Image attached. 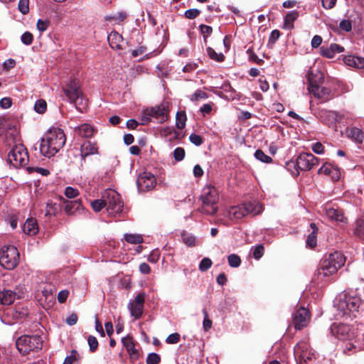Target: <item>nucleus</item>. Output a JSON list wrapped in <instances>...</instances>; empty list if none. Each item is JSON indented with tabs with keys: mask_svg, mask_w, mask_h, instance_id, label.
Returning <instances> with one entry per match:
<instances>
[{
	"mask_svg": "<svg viewBox=\"0 0 364 364\" xmlns=\"http://www.w3.org/2000/svg\"><path fill=\"white\" fill-rule=\"evenodd\" d=\"M310 227L312 229V232L307 237L306 245L311 248H313L316 246V235L318 229L314 223H311Z\"/></svg>",
	"mask_w": 364,
	"mask_h": 364,
	"instance_id": "nucleus-35",
	"label": "nucleus"
},
{
	"mask_svg": "<svg viewBox=\"0 0 364 364\" xmlns=\"http://www.w3.org/2000/svg\"><path fill=\"white\" fill-rule=\"evenodd\" d=\"M63 90L69 102L74 100L75 97H79V95H81V92H82L80 81L77 79L68 80L63 87Z\"/></svg>",
	"mask_w": 364,
	"mask_h": 364,
	"instance_id": "nucleus-14",
	"label": "nucleus"
},
{
	"mask_svg": "<svg viewBox=\"0 0 364 364\" xmlns=\"http://www.w3.org/2000/svg\"><path fill=\"white\" fill-rule=\"evenodd\" d=\"M155 176L149 172L141 173L136 181L137 186L141 191H149L153 189L156 186Z\"/></svg>",
	"mask_w": 364,
	"mask_h": 364,
	"instance_id": "nucleus-16",
	"label": "nucleus"
},
{
	"mask_svg": "<svg viewBox=\"0 0 364 364\" xmlns=\"http://www.w3.org/2000/svg\"><path fill=\"white\" fill-rule=\"evenodd\" d=\"M102 198H105V207L109 214L117 215L122 212L124 205L117 192L112 189L105 190L102 193Z\"/></svg>",
	"mask_w": 364,
	"mask_h": 364,
	"instance_id": "nucleus-8",
	"label": "nucleus"
},
{
	"mask_svg": "<svg viewBox=\"0 0 364 364\" xmlns=\"http://www.w3.org/2000/svg\"><path fill=\"white\" fill-rule=\"evenodd\" d=\"M49 21L48 20H42L39 19L37 22V29L41 32H43L47 30L48 26H49Z\"/></svg>",
	"mask_w": 364,
	"mask_h": 364,
	"instance_id": "nucleus-56",
	"label": "nucleus"
},
{
	"mask_svg": "<svg viewBox=\"0 0 364 364\" xmlns=\"http://www.w3.org/2000/svg\"><path fill=\"white\" fill-rule=\"evenodd\" d=\"M212 265V261L208 257L203 258L199 264V269L201 272L207 271Z\"/></svg>",
	"mask_w": 364,
	"mask_h": 364,
	"instance_id": "nucleus-47",
	"label": "nucleus"
},
{
	"mask_svg": "<svg viewBox=\"0 0 364 364\" xmlns=\"http://www.w3.org/2000/svg\"><path fill=\"white\" fill-rule=\"evenodd\" d=\"M23 232L29 235H34L38 232L37 222L33 218H28L23 226Z\"/></svg>",
	"mask_w": 364,
	"mask_h": 364,
	"instance_id": "nucleus-28",
	"label": "nucleus"
},
{
	"mask_svg": "<svg viewBox=\"0 0 364 364\" xmlns=\"http://www.w3.org/2000/svg\"><path fill=\"white\" fill-rule=\"evenodd\" d=\"M185 156V151L183 148L178 147L173 151V157L177 161H180L183 159Z\"/></svg>",
	"mask_w": 364,
	"mask_h": 364,
	"instance_id": "nucleus-55",
	"label": "nucleus"
},
{
	"mask_svg": "<svg viewBox=\"0 0 364 364\" xmlns=\"http://www.w3.org/2000/svg\"><path fill=\"white\" fill-rule=\"evenodd\" d=\"M19 262V253L14 246L4 247L0 252V264L7 269H14Z\"/></svg>",
	"mask_w": 364,
	"mask_h": 364,
	"instance_id": "nucleus-9",
	"label": "nucleus"
},
{
	"mask_svg": "<svg viewBox=\"0 0 364 364\" xmlns=\"http://www.w3.org/2000/svg\"><path fill=\"white\" fill-rule=\"evenodd\" d=\"M186 114L184 111L178 112L176 116V127L180 129H183L186 126Z\"/></svg>",
	"mask_w": 364,
	"mask_h": 364,
	"instance_id": "nucleus-36",
	"label": "nucleus"
},
{
	"mask_svg": "<svg viewBox=\"0 0 364 364\" xmlns=\"http://www.w3.org/2000/svg\"><path fill=\"white\" fill-rule=\"evenodd\" d=\"M94 132V128L89 124H83L75 128V133L85 138L92 136Z\"/></svg>",
	"mask_w": 364,
	"mask_h": 364,
	"instance_id": "nucleus-27",
	"label": "nucleus"
},
{
	"mask_svg": "<svg viewBox=\"0 0 364 364\" xmlns=\"http://www.w3.org/2000/svg\"><path fill=\"white\" fill-rule=\"evenodd\" d=\"M228 264L231 267H237L241 263L240 257L235 254H232L228 257Z\"/></svg>",
	"mask_w": 364,
	"mask_h": 364,
	"instance_id": "nucleus-45",
	"label": "nucleus"
},
{
	"mask_svg": "<svg viewBox=\"0 0 364 364\" xmlns=\"http://www.w3.org/2000/svg\"><path fill=\"white\" fill-rule=\"evenodd\" d=\"M23 292L17 288L14 290L3 289L0 290V304L3 306H9L12 304L16 299L22 296Z\"/></svg>",
	"mask_w": 364,
	"mask_h": 364,
	"instance_id": "nucleus-18",
	"label": "nucleus"
},
{
	"mask_svg": "<svg viewBox=\"0 0 364 364\" xmlns=\"http://www.w3.org/2000/svg\"><path fill=\"white\" fill-rule=\"evenodd\" d=\"M308 81H309V90L311 88H315L319 86L323 82V75L320 71L317 70L316 73L311 71L308 73Z\"/></svg>",
	"mask_w": 364,
	"mask_h": 364,
	"instance_id": "nucleus-20",
	"label": "nucleus"
},
{
	"mask_svg": "<svg viewBox=\"0 0 364 364\" xmlns=\"http://www.w3.org/2000/svg\"><path fill=\"white\" fill-rule=\"evenodd\" d=\"M320 50L323 56L328 58H333L336 53H342L344 48L338 44L332 43L329 47H321Z\"/></svg>",
	"mask_w": 364,
	"mask_h": 364,
	"instance_id": "nucleus-21",
	"label": "nucleus"
},
{
	"mask_svg": "<svg viewBox=\"0 0 364 364\" xmlns=\"http://www.w3.org/2000/svg\"><path fill=\"white\" fill-rule=\"evenodd\" d=\"M324 114L326 115V118L323 119V121L329 127L333 125L336 122H340L342 119L341 114L333 111H326Z\"/></svg>",
	"mask_w": 364,
	"mask_h": 364,
	"instance_id": "nucleus-32",
	"label": "nucleus"
},
{
	"mask_svg": "<svg viewBox=\"0 0 364 364\" xmlns=\"http://www.w3.org/2000/svg\"><path fill=\"white\" fill-rule=\"evenodd\" d=\"M87 342L91 352H95L98 347V341L93 336H90L87 338Z\"/></svg>",
	"mask_w": 364,
	"mask_h": 364,
	"instance_id": "nucleus-54",
	"label": "nucleus"
},
{
	"mask_svg": "<svg viewBox=\"0 0 364 364\" xmlns=\"http://www.w3.org/2000/svg\"><path fill=\"white\" fill-rule=\"evenodd\" d=\"M354 233L361 240H364V220H358L355 224Z\"/></svg>",
	"mask_w": 364,
	"mask_h": 364,
	"instance_id": "nucleus-38",
	"label": "nucleus"
},
{
	"mask_svg": "<svg viewBox=\"0 0 364 364\" xmlns=\"http://www.w3.org/2000/svg\"><path fill=\"white\" fill-rule=\"evenodd\" d=\"M161 361L159 355L155 353H149L146 358L147 364H159Z\"/></svg>",
	"mask_w": 364,
	"mask_h": 364,
	"instance_id": "nucleus-49",
	"label": "nucleus"
},
{
	"mask_svg": "<svg viewBox=\"0 0 364 364\" xmlns=\"http://www.w3.org/2000/svg\"><path fill=\"white\" fill-rule=\"evenodd\" d=\"M145 301L144 293L139 294L135 299L128 304L130 314L135 318H139L143 313L144 304Z\"/></svg>",
	"mask_w": 364,
	"mask_h": 364,
	"instance_id": "nucleus-17",
	"label": "nucleus"
},
{
	"mask_svg": "<svg viewBox=\"0 0 364 364\" xmlns=\"http://www.w3.org/2000/svg\"><path fill=\"white\" fill-rule=\"evenodd\" d=\"M127 16V14L125 11H120L110 17V18L118 22H122L125 20Z\"/></svg>",
	"mask_w": 364,
	"mask_h": 364,
	"instance_id": "nucleus-61",
	"label": "nucleus"
},
{
	"mask_svg": "<svg viewBox=\"0 0 364 364\" xmlns=\"http://www.w3.org/2000/svg\"><path fill=\"white\" fill-rule=\"evenodd\" d=\"M294 353L298 364H305L312 358L313 353L307 341H301L294 348Z\"/></svg>",
	"mask_w": 364,
	"mask_h": 364,
	"instance_id": "nucleus-10",
	"label": "nucleus"
},
{
	"mask_svg": "<svg viewBox=\"0 0 364 364\" xmlns=\"http://www.w3.org/2000/svg\"><path fill=\"white\" fill-rule=\"evenodd\" d=\"M346 258L340 252L330 254L321 264L318 274L323 278L333 275L344 265Z\"/></svg>",
	"mask_w": 364,
	"mask_h": 364,
	"instance_id": "nucleus-4",
	"label": "nucleus"
},
{
	"mask_svg": "<svg viewBox=\"0 0 364 364\" xmlns=\"http://www.w3.org/2000/svg\"><path fill=\"white\" fill-rule=\"evenodd\" d=\"M200 14V11L197 9H190L185 11L184 16L188 19H194Z\"/></svg>",
	"mask_w": 364,
	"mask_h": 364,
	"instance_id": "nucleus-52",
	"label": "nucleus"
},
{
	"mask_svg": "<svg viewBox=\"0 0 364 364\" xmlns=\"http://www.w3.org/2000/svg\"><path fill=\"white\" fill-rule=\"evenodd\" d=\"M346 135L348 138H350L356 142L361 144L364 139L363 132L357 127H351L346 129Z\"/></svg>",
	"mask_w": 364,
	"mask_h": 364,
	"instance_id": "nucleus-29",
	"label": "nucleus"
},
{
	"mask_svg": "<svg viewBox=\"0 0 364 364\" xmlns=\"http://www.w3.org/2000/svg\"><path fill=\"white\" fill-rule=\"evenodd\" d=\"M91 206L95 212L100 211L103 208H106L105 198H103L102 196L100 199L91 202Z\"/></svg>",
	"mask_w": 364,
	"mask_h": 364,
	"instance_id": "nucleus-39",
	"label": "nucleus"
},
{
	"mask_svg": "<svg viewBox=\"0 0 364 364\" xmlns=\"http://www.w3.org/2000/svg\"><path fill=\"white\" fill-rule=\"evenodd\" d=\"M180 340V335L178 333L170 334L166 339V342L170 344L177 343Z\"/></svg>",
	"mask_w": 364,
	"mask_h": 364,
	"instance_id": "nucleus-58",
	"label": "nucleus"
},
{
	"mask_svg": "<svg viewBox=\"0 0 364 364\" xmlns=\"http://www.w3.org/2000/svg\"><path fill=\"white\" fill-rule=\"evenodd\" d=\"M203 314L204 315V320L203 322V329L205 331H208L212 326V321L209 319L208 312L204 309H203Z\"/></svg>",
	"mask_w": 364,
	"mask_h": 364,
	"instance_id": "nucleus-51",
	"label": "nucleus"
},
{
	"mask_svg": "<svg viewBox=\"0 0 364 364\" xmlns=\"http://www.w3.org/2000/svg\"><path fill=\"white\" fill-rule=\"evenodd\" d=\"M18 10L23 14H26L29 11V0H19Z\"/></svg>",
	"mask_w": 364,
	"mask_h": 364,
	"instance_id": "nucleus-48",
	"label": "nucleus"
},
{
	"mask_svg": "<svg viewBox=\"0 0 364 364\" xmlns=\"http://www.w3.org/2000/svg\"><path fill=\"white\" fill-rule=\"evenodd\" d=\"M309 92L320 100L321 102L330 100L332 97L331 90L329 88L321 87L320 85L315 88H311Z\"/></svg>",
	"mask_w": 364,
	"mask_h": 364,
	"instance_id": "nucleus-19",
	"label": "nucleus"
},
{
	"mask_svg": "<svg viewBox=\"0 0 364 364\" xmlns=\"http://www.w3.org/2000/svg\"><path fill=\"white\" fill-rule=\"evenodd\" d=\"M28 154L24 145H15L8 154V161L15 168L26 166L28 163Z\"/></svg>",
	"mask_w": 364,
	"mask_h": 364,
	"instance_id": "nucleus-7",
	"label": "nucleus"
},
{
	"mask_svg": "<svg viewBox=\"0 0 364 364\" xmlns=\"http://www.w3.org/2000/svg\"><path fill=\"white\" fill-rule=\"evenodd\" d=\"M332 173H336V176H332L333 181H338L340 178V172L330 164H324L318 169V173L325 174L327 176L331 175Z\"/></svg>",
	"mask_w": 364,
	"mask_h": 364,
	"instance_id": "nucleus-34",
	"label": "nucleus"
},
{
	"mask_svg": "<svg viewBox=\"0 0 364 364\" xmlns=\"http://www.w3.org/2000/svg\"><path fill=\"white\" fill-rule=\"evenodd\" d=\"M97 153V147L95 144L91 143L89 141H85L80 146V156L82 159L85 160V157L95 154Z\"/></svg>",
	"mask_w": 364,
	"mask_h": 364,
	"instance_id": "nucleus-23",
	"label": "nucleus"
},
{
	"mask_svg": "<svg viewBox=\"0 0 364 364\" xmlns=\"http://www.w3.org/2000/svg\"><path fill=\"white\" fill-rule=\"evenodd\" d=\"M309 320L310 313L304 307L299 309L293 315V323L296 330H301L306 327Z\"/></svg>",
	"mask_w": 364,
	"mask_h": 364,
	"instance_id": "nucleus-15",
	"label": "nucleus"
},
{
	"mask_svg": "<svg viewBox=\"0 0 364 364\" xmlns=\"http://www.w3.org/2000/svg\"><path fill=\"white\" fill-rule=\"evenodd\" d=\"M264 255V247L262 245L256 246L253 251V257L256 259H260Z\"/></svg>",
	"mask_w": 364,
	"mask_h": 364,
	"instance_id": "nucleus-57",
	"label": "nucleus"
},
{
	"mask_svg": "<svg viewBox=\"0 0 364 364\" xmlns=\"http://www.w3.org/2000/svg\"><path fill=\"white\" fill-rule=\"evenodd\" d=\"M262 206L256 201L233 206L228 210L230 219H241L247 215H256L262 213Z\"/></svg>",
	"mask_w": 364,
	"mask_h": 364,
	"instance_id": "nucleus-5",
	"label": "nucleus"
},
{
	"mask_svg": "<svg viewBox=\"0 0 364 364\" xmlns=\"http://www.w3.org/2000/svg\"><path fill=\"white\" fill-rule=\"evenodd\" d=\"M21 42L26 45L29 46L32 43L33 41V34L28 31L25 32L21 37Z\"/></svg>",
	"mask_w": 364,
	"mask_h": 364,
	"instance_id": "nucleus-50",
	"label": "nucleus"
},
{
	"mask_svg": "<svg viewBox=\"0 0 364 364\" xmlns=\"http://www.w3.org/2000/svg\"><path fill=\"white\" fill-rule=\"evenodd\" d=\"M207 53L211 59L217 62H222L224 60V55L222 53H217L214 49L210 47L207 48Z\"/></svg>",
	"mask_w": 364,
	"mask_h": 364,
	"instance_id": "nucleus-41",
	"label": "nucleus"
},
{
	"mask_svg": "<svg viewBox=\"0 0 364 364\" xmlns=\"http://www.w3.org/2000/svg\"><path fill=\"white\" fill-rule=\"evenodd\" d=\"M79 358V355L77 350H72L70 352V355H68L63 364H73L75 361L77 360Z\"/></svg>",
	"mask_w": 364,
	"mask_h": 364,
	"instance_id": "nucleus-46",
	"label": "nucleus"
},
{
	"mask_svg": "<svg viewBox=\"0 0 364 364\" xmlns=\"http://www.w3.org/2000/svg\"><path fill=\"white\" fill-rule=\"evenodd\" d=\"M296 164L299 169L308 171L318 164V159L311 153H302L297 157Z\"/></svg>",
	"mask_w": 364,
	"mask_h": 364,
	"instance_id": "nucleus-13",
	"label": "nucleus"
},
{
	"mask_svg": "<svg viewBox=\"0 0 364 364\" xmlns=\"http://www.w3.org/2000/svg\"><path fill=\"white\" fill-rule=\"evenodd\" d=\"M255 158H256L257 160H259V161H262V162L267 163V164H269V163L272 162V159L270 156H269L266 155V154H264L262 150H260V149H258V150H257V151H255Z\"/></svg>",
	"mask_w": 364,
	"mask_h": 364,
	"instance_id": "nucleus-42",
	"label": "nucleus"
},
{
	"mask_svg": "<svg viewBox=\"0 0 364 364\" xmlns=\"http://www.w3.org/2000/svg\"><path fill=\"white\" fill-rule=\"evenodd\" d=\"M191 142L196 146H200L203 143V139L200 135L192 134L189 136Z\"/></svg>",
	"mask_w": 364,
	"mask_h": 364,
	"instance_id": "nucleus-60",
	"label": "nucleus"
},
{
	"mask_svg": "<svg viewBox=\"0 0 364 364\" xmlns=\"http://www.w3.org/2000/svg\"><path fill=\"white\" fill-rule=\"evenodd\" d=\"M70 102L74 104L76 109L81 112H85L88 106V100L85 97L83 92H81L79 97H75L74 100Z\"/></svg>",
	"mask_w": 364,
	"mask_h": 364,
	"instance_id": "nucleus-31",
	"label": "nucleus"
},
{
	"mask_svg": "<svg viewBox=\"0 0 364 364\" xmlns=\"http://www.w3.org/2000/svg\"><path fill=\"white\" fill-rule=\"evenodd\" d=\"M200 199L203 205L201 211L207 215H214L218 209L219 192L211 185H207L202 190Z\"/></svg>",
	"mask_w": 364,
	"mask_h": 364,
	"instance_id": "nucleus-3",
	"label": "nucleus"
},
{
	"mask_svg": "<svg viewBox=\"0 0 364 364\" xmlns=\"http://www.w3.org/2000/svg\"><path fill=\"white\" fill-rule=\"evenodd\" d=\"M108 41L112 48L122 50L121 43L123 41V37L117 31H112L108 36Z\"/></svg>",
	"mask_w": 364,
	"mask_h": 364,
	"instance_id": "nucleus-25",
	"label": "nucleus"
},
{
	"mask_svg": "<svg viewBox=\"0 0 364 364\" xmlns=\"http://www.w3.org/2000/svg\"><path fill=\"white\" fill-rule=\"evenodd\" d=\"M69 294V291L68 290H62L58 294V301L60 303H64Z\"/></svg>",
	"mask_w": 364,
	"mask_h": 364,
	"instance_id": "nucleus-64",
	"label": "nucleus"
},
{
	"mask_svg": "<svg viewBox=\"0 0 364 364\" xmlns=\"http://www.w3.org/2000/svg\"><path fill=\"white\" fill-rule=\"evenodd\" d=\"M344 63L346 65L355 68L361 69L364 68L363 58L355 55H347L344 58Z\"/></svg>",
	"mask_w": 364,
	"mask_h": 364,
	"instance_id": "nucleus-26",
	"label": "nucleus"
},
{
	"mask_svg": "<svg viewBox=\"0 0 364 364\" xmlns=\"http://www.w3.org/2000/svg\"><path fill=\"white\" fill-rule=\"evenodd\" d=\"M124 238L127 242L130 244L137 245L143 242V238L141 235L125 234Z\"/></svg>",
	"mask_w": 364,
	"mask_h": 364,
	"instance_id": "nucleus-37",
	"label": "nucleus"
},
{
	"mask_svg": "<svg viewBox=\"0 0 364 364\" xmlns=\"http://www.w3.org/2000/svg\"><path fill=\"white\" fill-rule=\"evenodd\" d=\"M312 150L316 154H321L323 153L324 147H323V144L321 143L316 142V143L313 144Z\"/></svg>",
	"mask_w": 364,
	"mask_h": 364,
	"instance_id": "nucleus-63",
	"label": "nucleus"
},
{
	"mask_svg": "<svg viewBox=\"0 0 364 364\" xmlns=\"http://www.w3.org/2000/svg\"><path fill=\"white\" fill-rule=\"evenodd\" d=\"M361 299L358 296L341 294L337 299L336 306L338 311V316L352 319L355 317V313L361 305Z\"/></svg>",
	"mask_w": 364,
	"mask_h": 364,
	"instance_id": "nucleus-2",
	"label": "nucleus"
},
{
	"mask_svg": "<svg viewBox=\"0 0 364 364\" xmlns=\"http://www.w3.org/2000/svg\"><path fill=\"white\" fill-rule=\"evenodd\" d=\"M60 199L65 204L64 210L68 215H73L82 208L81 203L79 200L69 201L64 199L62 196L60 197Z\"/></svg>",
	"mask_w": 364,
	"mask_h": 364,
	"instance_id": "nucleus-22",
	"label": "nucleus"
},
{
	"mask_svg": "<svg viewBox=\"0 0 364 364\" xmlns=\"http://www.w3.org/2000/svg\"><path fill=\"white\" fill-rule=\"evenodd\" d=\"M27 170L31 173L32 171H36L40 174H41L42 176H48L49 173H50V171L46 169V168H41V167H27Z\"/></svg>",
	"mask_w": 364,
	"mask_h": 364,
	"instance_id": "nucleus-59",
	"label": "nucleus"
},
{
	"mask_svg": "<svg viewBox=\"0 0 364 364\" xmlns=\"http://www.w3.org/2000/svg\"><path fill=\"white\" fill-rule=\"evenodd\" d=\"M122 342L130 356L133 358H136L138 356V353L135 348L132 338L129 336L124 337L122 339Z\"/></svg>",
	"mask_w": 364,
	"mask_h": 364,
	"instance_id": "nucleus-30",
	"label": "nucleus"
},
{
	"mask_svg": "<svg viewBox=\"0 0 364 364\" xmlns=\"http://www.w3.org/2000/svg\"><path fill=\"white\" fill-rule=\"evenodd\" d=\"M167 109L165 106L161 105L156 107L146 109L141 116L143 124L149 122L152 117L159 122H163L167 119Z\"/></svg>",
	"mask_w": 364,
	"mask_h": 364,
	"instance_id": "nucleus-11",
	"label": "nucleus"
},
{
	"mask_svg": "<svg viewBox=\"0 0 364 364\" xmlns=\"http://www.w3.org/2000/svg\"><path fill=\"white\" fill-rule=\"evenodd\" d=\"M58 210V207L55 203L49 201L46 204V215H55Z\"/></svg>",
	"mask_w": 364,
	"mask_h": 364,
	"instance_id": "nucleus-43",
	"label": "nucleus"
},
{
	"mask_svg": "<svg viewBox=\"0 0 364 364\" xmlns=\"http://www.w3.org/2000/svg\"><path fill=\"white\" fill-rule=\"evenodd\" d=\"M190 100L192 102H197L200 100L208 98V95L205 92L201 90H197L193 95L190 96Z\"/></svg>",
	"mask_w": 364,
	"mask_h": 364,
	"instance_id": "nucleus-40",
	"label": "nucleus"
},
{
	"mask_svg": "<svg viewBox=\"0 0 364 364\" xmlns=\"http://www.w3.org/2000/svg\"><path fill=\"white\" fill-rule=\"evenodd\" d=\"M65 141V135L62 129H51L41 138L40 151L44 156H53L64 146Z\"/></svg>",
	"mask_w": 364,
	"mask_h": 364,
	"instance_id": "nucleus-1",
	"label": "nucleus"
},
{
	"mask_svg": "<svg viewBox=\"0 0 364 364\" xmlns=\"http://www.w3.org/2000/svg\"><path fill=\"white\" fill-rule=\"evenodd\" d=\"M339 27L345 31H350L352 28L351 23L349 20H342L339 23Z\"/></svg>",
	"mask_w": 364,
	"mask_h": 364,
	"instance_id": "nucleus-62",
	"label": "nucleus"
},
{
	"mask_svg": "<svg viewBox=\"0 0 364 364\" xmlns=\"http://www.w3.org/2000/svg\"><path fill=\"white\" fill-rule=\"evenodd\" d=\"M299 17V12L296 11H289L284 17V28L287 30L294 28V21Z\"/></svg>",
	"mask_w": 364,
	"mask_h": 364,
	"instance_id": "nucleus-33",
	"label": "nucleus"
},
{
	"mask_svg": "<svg viewBox=\"0 0 364 364\" xmlns=\"http://www.w3.org/2000/svg\"><path fill=\"white\" fill-rule=\"evenodd\" d=\"M16 345L19 352L26 355L30 351L41 349L43 341L39 336L24 335L17 339Z\"/></svg>",
	"mask_w": 364,
	"mask_h": 364,
	"instance_id": "nucleus-6",
	"label": "nucleus"
},
{
	"mask_svg": "<svg viewBox=\"0 0 364 364\" xmlns=\"http://www.w3.org/2000/svg\"><path fill=\"white\" fill-rule=\"evenodd\" d=\"M326 215L331 220L337 222H346V217L341 210L333 208H326Z\"/></svg>",
	"mask_w": 364,
	"mask_h": 364,
	"instance_id": "nucleus-24",
	"label": "nucleus"
},
{
	"mask_svg": "<svg viewBox=\"0 0 364 364\" xmlns=\"http://www.w3.org/2000/svg\"><path fill=\"white\" fill-rule=\"evenodd\" d=\"M65 195L68 198H74L79 195L77 189L68 186L65 190Z\"/></svg>",
	"mask_w": 364,
	"mask_h": 364,
	"instance_id": "nucleus-53",
	"label": "nucleus"
},
{
	"mask_svg": "<svg viewBox=\"0 0 364 364\" xmlns=\"http://www.w3.org/2000/svg\"><path fill=\"white\" fill-rule=\"evenodd\" d=\"M331 333L340 340L351 341L354 338V331L349 325L342 323H333L331 326Z\"/></svg>",
	"mask_w": 364,
	"mask_h": 364,
	"instance_id": "nucleus-12",
	"label": "nucleus"
},
{
	"mask_svg": "<svg viewBox=\"0 0 364 364\" xmlns=\"http://www.w3.org/2000/svg\"><path fill=\"white\" fill-rule=\"evenodd\" d=\"M47 108V103L44 100H38L36 102L34 109L38 113H44Z\"/></svg>",
	"mask_w": 364,
	"mask_h": 364,
	"instance_id": "nucleus-44",
	"label": "nucleus"
}]
</instances>
